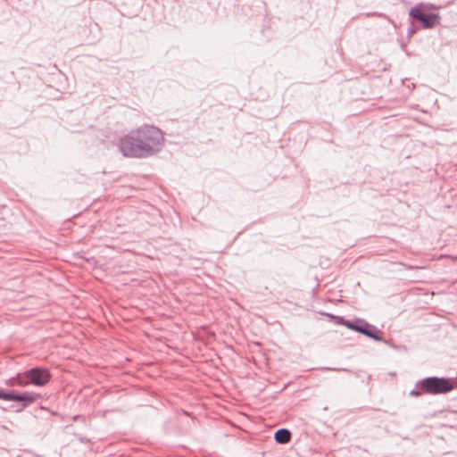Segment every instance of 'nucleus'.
<instances>
[{"label": "nucleus", "mask_w": 457, "mask_h": 457, "mask_svg": "<svg viewBox=\"0 0 457 457\" xmlns=\"http://www.w3.org/2000/svg\"><path fill=\"white\" fill-rule=\"evenodd\" d=\"M164 145L162 131L157 127L143 125L119 141L121 154L130 158H145L161 151Z\"/></svg>", "instance_id": "1"}, {"label": "nucleus", "mask_w": 457, "mask_h": 457, "mask_svg": "<svg viewBox=\"0 0 457 457\" xmlns=\"http://www.w3.org/2000/svg\"><path fill=\"white\" fill-rule=\"evenodd\" d=\"M454 386L450 378L428 377L416 382L410 392L411 396L419 397L426 395H441L451 392Z\"/></svg>", "instance_id": "2"}, {"label": "nucleus", "mask_w": 457, "mask_h": 457, "mask_svg": "<svg viewBox=\"0 0 457 457\" xmlns=\"http://www.w3.org/2000/svg\"><path fill=\"white\" fill-rule=\"evenodd\" d=\"M341 321L339 323L344 324L348 328H351L354 331L360 332L375 341L380 342L382 341V337L380 336L381 332L373 325L361 320H357L355 321L345 320L343 318H339Z\"/></svg>", "instance_id": "3"}, {"label": "nucleus", "mask_w": 457, "mask_h": 457, "mask_svg": "<svg viewBox=\"0 0 457 457\" xmlns=\"http://www.w3.org/2000/svg\"><path fill=\"white\" fill-rule=\"evenodd\" d=\"M38 398H40V395L34 392H22L18 393L15 391L5 392L3 389H0V399L5 401H19L22 402L23 408L27 407L29 404L35 403Z\"/></svg>", "instance_id": "4"}, {"label": "nucleus", "mask_w": 457, "mask_h": 457, "mask_svg": "<svg viewBox=\"0 0 457 457\" xmlns=\"http://www.w3.org/2000/svg\"><path fill=\"white\" fill-rule=\"evenodd\" d=\"M409 15L420 21L423 29L434 28L438 23L439 20V15L437 13H424L421 9V4L412 7Z\"/></svg>", "instance_id": "5"}, {"label": "nucleus", "mask_w": 457, "mask_h": 457, "mask_svg": "<svg viewBox=\"0 0 457 457\" xmlns=\"http://www.w3.org/2000/svg\"><path fill=\"white\" fill-rule=\"evenodd\" d=\"M28 386L32 384L37 386H46L51 379V374L47 369L32 368L26 371Z\"/></svg>", "instance_id": "6"}, {"label": "nucleus", "mask_w": 457, "mask_h": 457, "mask_svg": "<svg viewBox=\"0 0 457 457\" xmlns=\"http://www.w3.org/2000/svg\"><path fill=\"white\" fill-rule=\"evenodd\" d=\"M4 384L7 386H27L28 380L26 377V371L23 373H18L16 376L6 379Z\"/></svg>", "instance_id": "7"}, {"label": "nucleus", "mask_w": 457, "mask_h": 457, "mask_svg": "<svg viewBox=\"0 0 457 457\" xmlns=\"http://www.w3.org/2000/svg\"><path fill=\"white\" fill-rule=\"evenodd\" d=\"M278 444H287L291 440V432L287 428H279L274 435Z\"/></svg>", "instance_id": "8"}, {"label": "nucleus", "mask_w": 457, "mask_h": 457, "mask_svg": "<svg viewBox=\"0 0 457 457\" xmlns=\"http://www.w3.org/2000/svg\"><path fill=\"white\" fill-rule=\"evenodd\" d=\"M327 370H340L339 369H331V368H325Z\"/></svg>", "instance_id": "9"}, {"label": "nucleus", "mask_w": 457, "mask_h": 457, "mask_svg": "<svg viewBox=\"0 0 457 457\" xmlns=\"http://www.w3.org/2000/svg\"><path fill=\"white\" fill-rule=\"evenodd\" d=\"M413 33H414V29H410L409 34H413Z\"/></svg>", "instance_id": "10"}, {"label": "nucleus", "mask_w": 457, "mask_h": 457, "mask_svg": "<svg viewBox=\"0 0 457 457\" xmlns=\"http://www.w3.org/2000/svg\"><path fill=\"white\" fill-rule=\"evenodd\" d=\"M327 315H328V317H330V318H336V317H335L334 315H332V314H328V313Z\"/></svg>", "instance_id": "11"}, {"label": "nucleus", "mask_w": 457, "mask_h": 457, "mask_svg": "<svg viewBox=\"0 0 457 457\" xmlns=\"http://www.w3.org/2000/svg\"><path fill=\"white\" fill-rule=\"evenodd\" d=\"M453 260H457V256H451Z\"/></svg>", "instance_id": "12"}]
</instances>
